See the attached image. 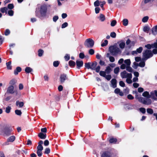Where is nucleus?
<instances>
[{"mask_svg": "<svg viewBox=\"0 0 157 157\" xmlns=\"http://www.w3.org/2000/svg\"><path fill=\"white\" fill-rule=\"evenodd\" d=\"M47 12V6L46 4H39L36 9V15L39 18L45 16Z\"/></svg>", "mask_w": 157, "mask_h": 157, "instance_id": "f257e3e1", "label": "nucleus"}, {"mask_svg": "<svg viewBox=\"0 0 157 157\" xmlns=\"http://www.w3.org/2000/svg\"><path fill=\"white\" fill-rule=\"evenodd\" d=\"M109 50L110 52L113 55H116L121 52L120 49L116 45L110 47Z\"/></svg>", "mask_w": 157, "mask_h": 157, "instance_id": "f03ea898", "label": "nucleus"}, {"mask_svg": "<svg viewBox=\"0 0 157 157\" xmlns=\"http://www.w3.org/2000/svg\"><path fill=\"white\" fill-rule=\"evenodd\" d=\"M153 54L151 51L149 50H146L143 52V58L142 60H146L148 59L151 57Z\"/></svg>", "mask_w": 157, "mask_h": 157, "instance_id": "7ed1b4c3", "label": "nucleus"}, {"mask_svg": "<svg viewBox=\"0 0 157 157\" xmlns=\"http://www.w3.org/2000/svg\"><path fill=\"white\" fill-rule=\"evenodd\" d=\"M94 44V40L91 38H88L84 42V45L89 48H92Z\"/></svg>", "mask_w": 157, "mask_h": 157, "instance_id": "20e7f679", "label": "nucleus"}, {"mask_svg": "<svg viewBox=\"0 0 157 157\" xmlns=\"http://www.w3.org/2000/svg\"><path fill=\"white\" fill-rule=\"evenodd\" d=\"M142 96L147 98H151L154 99H156L154 96V93L153 92H151L150 94L148 92L145 91L143 93Z\"/></svg>", "mask_w": 157, "mask_h": 157, "instance_id": "39448f33", "label": "nucleus"}, {"mask_svg": "<svg viewBox=\"0 0 157 157\" xmlns=\"http://www.w3.org/2000/svg\"><path fill=\"white\" fill-rule=\"evenodd\" d=\"M124 63H122L121 66L120 68L122 69H124L127 66H130L131 61L129 59H127L124 61Z\"/></svg>", "mask_w": 157, "mask_h": 157, "instance_id": "423d86ee", "label": "nucleus"}, {"mask_svg": "<svg viewBox=\"0 0 157 157\" xmlns=\"http://www.w3.org/2000/svg\"><path fill=\"white\" fill-rule=\"evenodd\" d=\"M121 76L122 78H132V75L131 73H128L125 71H124L121 73Z\"/></svg>", "mask_w": 157, "mask_h": 157, "instance_id": "0eeeda50", "label": "nucleus"}, {"mask_svg": "<svg viewBox=\"0 0 157 157\" xmlns=\"http://www.w3.org/2000/svg\"><path fill=\"white\" fill-rule=\"evenodd\" d=\"M7 93L13 94L17 92L14 90V87L12 85L10 86L8 88L6 91Z\"/></svg>", "mask_w": 157, "mask_h": 157, "instance_id": "6e6552de", "label": "nucleus"}, {"mask_svg": "<svg viewBox=\"0 0 157 157\" xmlns=\"http://www.w3.org/2000/svg\"><path fill=\"white\" fill-rule=\"evenodd\" d=\"M112 154L108 151H104L101 154V157H112Z\"/></svg>", "mask_w": 157, "mask_h": 157, "instance_id": "1a4fd4ad", "label": "nucleus"}, {"mask_svg": "<svg viewBox=\"0 0 157 157\" xmlns=\"http://www.w3.org/2000/svg\"><path fill=\"white\" fill-rule=\"evenodd\" d=\"M67 79V75L64 74L61 75L60 77V82L62 83L64 82Z\"/></svg>", "mask_w": 157, "mask_h": 157, "instance_id": "9d476101", "label": "nucleus"}, {"mask_svg": "<svg viewBox=\"0 0 157 157\" xmlns=\"http://www.w3.org/2000/svg\"><path fill=\"white\" fill-rule=\"evenodd\" d=\"M76 64L77 68L79 69L80 67L82 66L83 63L82 61L77 60L76 61Z\"/></svg>", "mask_w": 157, "mask_h": 157, "instance_id": "9b49d317", "label": "nucleus"}, {"mask_svg": "<svg viewBox=\"0 0 157 157\" xmlns=\"http://www.w3.org/2000/svg\"><path fill=\"white\" fill-rule=\"evenodd\" d=\"M106 57L108 58L110 61L111 62H114L115 61V59L113 56H110V54L108 53L106 55Z\"/></svg>", "mask_w": 157, "mask_h": 157, "instance_id": "f8f14e48", "label": "nucleus"}, {"mask_svg": "<svg viewBox=\"0 0 157 157\" xmlns=\"http://www.w3.org/2000/svg\"><path fill=\"white\" fill-rule=\"evenodd\" d=\"M16 105L19 108H21L23 106L24 103L23 102L20 101H16Z\"/></svg>", "mask_w": 157, "mask_h": 157, "instance_id": "ddd939ff", "label": "nucleus"}, {"mask_svg": "<svg viewBox=\"0 0 157 157\" xmlns=\"http://www.w3.org/2000/svg\"><path fill=\"white\" fill-rule=\"evenodd\" d=\"M98 18L99 20L101 22H103L105 21V17L104 15L102 13L100 14Z\"/></svg>", "mask_w": 157, "mask_h": 157, "instance_id": "4468645a", "label": "nucleus"}, {"mask_svg": "<svg viewBox=\"0 0 157 157\" xmlns=\"http://www.w3.org/2000/svg\"><path fill=\"white\" fill-rule=\"evenodd\" d=\"M142 48L141 47H140L138 48H137L136 51H133L132 52V54H137V53H140L142 52Z\"/></svg>", "mask_w": 157, "mask_h": 157, "instance_id": "2eb2a0df", "label": "nucleus"}, {"mask_svg": "<svg viewBox=\"0 0 157 157\" xmlns=\"http://www.w3.org/2000/svg\"><path fill=\"white\" fill-rule=\"evenodd\" d=\"M119 47L121 49H123L125 46V42L123 41H120L118 42Z\"/></svg>", "mask_w": 157, "mask_h": 157, "instance_id": "dca6fc26", "label": "nucleus"}, {"mask_svg": "<svg viewBox=\"0 0 157 157\" xmlns=\"http://www.w3.org/2000/svg\"><path fill=\"white\" fill-rule=\"evenodd\" d=\"M136 98L138 99L140 102L144 104V102L145 101V98L142 97H138L137 96H136Z\"/></svg>", "mask_w": 157, "mask_h": 157, "instance_id": "f3484780", "label": "nucleus"}, {"mask_svg": "<svg viewBox=\"0 0 157 157\" xmlns=\"http://www.w3.org/2000/svg\"><path fill=\"white\" fill-rule=\"evenodd\" d=\"M38 136L41 139H44L46 138V135L45 133L40 132L38 134Z\"/></svg>", "mask_w": 157, "mask_h": 157, "instance_id": "a211bd4d", "label": "nucleus"}, {"mask_svg": "<svg viewBox=\"0 0 157 157\" xmlns=\"http://www.w3.org/2000/svg\"><path fill=\"white\" fill-rule=\"evenodd\" d=\"M112 86L113 88H115L117 86L116 80L115 79H112L111 81Z\"/></svg>", "mask_w": 157, "mask_h": 157, "instance_id": "6ab92c4d", "label": "nucleus"}, {"mask_svg": "<svg viewBox=\"0 0 157 157\" xmlns=\"http://www.w3.org/2000/svg\"><path fill=\"white\" fill-rule=\"evenodd\" d=\"M153 34L155 35L157 34V25L153 27L152 29Z\"/></svg>", "mask_w": 157, "mask_h": 157, "instance_id": "aec40b11", "label": "nucleus"}, {"mask_svg": "<svg viewBox=\"0 0 157 157\" xmlns=\"http://www.w3.org/2000/svg\"><path fill=\"white\" fill-rule=\"evenodd\" d=\"M15 136H12L8 139L7 141L8 142H13L15 140Z\"/></svg>", "mask_w": 157, "mask_h": 157, "instance_id": "412c9836", "label": "nucleus"}, {"mask_svg": "<svg viewBox=\"0 0 157 157\" xmlns=\"http://www.w3.org/2000/svg\"><path fill=\"white\" fill-rule=\"evenodd\" d=\"M151 100L148 98H145V101L144 102V104L147 105H149L151 104Z\"/></svg>", "mask_w": 157, "mask_h": 157, "instance_id": "4be33fe9", "label": "nucleus"}, {"mask_svg": "<svg viewBox=\"0 0 157 157\" xmlns=\"http://www.w3.org/2000/svg\"><path fill=\"white\" fill-rule=\"evenodd\" d=\"M21 71V68L20 67H17L16 69L14 71V74L15 75L18 74V72H20Z\"/></svg>", "mask_w": 157, "mask_h": 157, "instance_id": "5701e85b", "label": "nucleus"}, {"mask_svg": "<svg viewBox=\"0 0 157 157\" xmlns=\"http://www.w3.org/2000/svg\"><path fill=\"white\" fill-rule=\"evenodd\" d=\"M97 65V63L96 62H94L91 65L90 69L92 70H95L96 67Z\"/></svg>", "mask_w": 157, "mask_h": 157, "instance_id": "b1692460", "label": "nucleus"}, {"mask_svg": "<svg viewBox=\"0 0 157 157\" xmlns=\"http://www.w3.org/2000/svg\"><path fill=\"white\" fill-rule=\"evenodd\" d=\"M69 65L72 67H74L75 65V62L72 60H70L69 62Z\"/></svg>", "mask_w": 157, "mask_h": 157, "instance_id": "393cba45", "label": "nucleus"}, {"mask_svg": "<svg viewBox=\"0 0 157 157\" xmlns=\"http://www.w3.org/2000/svg\"><path fill=\"white\" fill-rule=\"evenodd\" d=\"M123 24L124 26H127L128 24V20L127 19H124L122 21Z\"/></svg>", "mask_w": 157, "mask_h": 157, "instance_id": "a878e982", "label": "nucleus"}, {"mask_svg": "<svg viewBox=\"0 0 157 157\" xmlns=\"http://www.w3.org/2000/svg\"><path fill=\"white\" fill-rule=\"evenodd\" d=\"M33 71V69L30 67H27L25 68V71L27 73H29Z\"/></svg>", "mask_w": 157, "mask_h": 157, "instance_id": "bb28decb", "label": "nucleus"}, {"mask_svg": "<svg viewBox=\"0 0 157 157\" xmlns=\"http://www.w3.org/2000/svg\"><path fill=\"white\" fill-rule=\"evenodd\" d=\"M12 131V128H10L9 131H6L5 134L6 136H9L11 134L10 132Z\"/></svg>", "mask_w": 157, "mask_h": 157, "instance_id": "cd10ccee", "label": "nucleus"}, {"mask_svg": "<svg viewBox=\"0 0 157 157\" xmlns=\"http://www.w3.org/2000/svg\"><path fill=\"white\" fill-rule=\"evenodd\" d=\"M100 2L98 0H97L94 2V5L95 7L98 6L100 5Z\"/></svg>", "mask_w": 157, "mask_h": 157, "instance_id": "c85d7f7f", "label": "nucleus"}, {"mask_svg": "<svg viewBox=\"0 0 157 157\" xmlns=\"http://www.w3.org/2000/svg\"><path fill=\"white\" fill-rule=\"evenodd\" d=\"M149 19V17L147 16L144 17L142 19V21L144 23L147 22Z\"/></svg>", "mask_w": 157, "mask_h": 157, "instance_id": "c756f323", "label": "nucleus"}, {"mask_svg": "<svg viewBox=\"0 0 157 157\" xmlns=\"http://www.w3.org/2000/svg\"><path fill=\"white\" fill-rule=\"evenodd\" d=\"M111 71V68L110 67H107L105 70V72L107 74H109Z\"/></svg>", "mask_w": 157, "mask_h": 157, "instance_id": "7c9ffc66", "label": "nucleus"}, {"mask_svg": "<svg viewBox=\"0 0 157 157\" xmlns=\"http://www.w3.org/2000/svg\"><path fill=\"white\" fill-rule=\"evenodd\" d=\"M15 114L18 116H21L22 114L21 111L17 109L15 111Z\"/></svg>", "mask_w": 157, "mask_h": 157, "instance_id": "2f4dec72", "label": "nucleus"}, {"mask_svg": "<svg viewBox=\"0 0 157 157\" xmlns=\"http://www.w3.org/2000/svg\"><path fill=\"white\" fill-rule=\"evenodd\" d=\"M7 10V8L6 7H4L3 8H2L0 9V11L2 13H6Z\"/></svg>", "mask_w": 157, "mask_h": 157, "instance_id": "473e14b6", "label": "nucleus"}, {"mask_svg": "<svg viewBox=\"0 0 157 157\" xmlns=\"http://www.w3.org/2000/svg\"><path fill=\"white\" fill-rule=\"evenodd\" d=\"M145 60L141 61L139 64V66L141 67H144L145 65Z\"/></svg>", "mask_w": 157, "mask_h": 157, "instance_id": "72a5a7b5", "label": "nucleus"}, {"mask_svg": "<svg viewBox=\"0 0 157 157\" xmlns=\"http://www.w3.org/2000/svg\"><path fill=\"white\" fill-rule=\"evenodd\" d=\"M147 112L149 114H151L153 113V110L151 108H148L147 109Z\"/></svg>", "mask_w": 157, "mask_h": 157, "instance_id": "f704fd0d", "label": "nucleus"}, {"mask_svg": "<svg viewBox=\"0 0 157 157\" xmlns=\"http://www.w3.org/2000/svg\"><path fill=\"white\" fill-rule=\"evenodd\" d=\"M109 142L111 143H115L117 141V140L116 138H112L109 140Z\"/></svg>", "mask_w": 157, "mask_h": 157, "instance_id": "c9c22d12", "label": "nucleus"}, {"mask_svg": "<svg viewBox=\"0 0 157 157\" xmlns=\"http://www.w3.org/2000/svg\"><path fill=\"white\" fill-rule=\"evenodd\" d=\"M108 43V41L107 40H105L104 42H103L101 45L102 47H104L107 45Z\"/></svg>", "mask_w": 157, "mask_h": 157, "instance_id": "e433bc0d", "label": "nucleus"}, {"mask_svg": "<svg viewBox=\"0 0 157 157\" xmlns=\"http://www.w3.org/2000/svg\"><path fill=\"white\" fill-rule=\"evenodd\" d=\"M11 109V107L8 106L6 107L5 112L6 113H8L10 112Z\"/></svg>", "mask_w": 157, "mask_h": 157, "instance_id": "4c0bfd02", "label": "nucleus"}, {"mask_svg": "<svg viewBox=\"0 0 157 157\" xmlns=\"http://www.w3.org/2000/svg\"><path fill=\"white\" fill-rule=\"evenodd\" d=\"M43 53L44 51L43 50L41 49L39 50L38 51V56L40 57L41 56H42Z\"/></svg>", "mask_w": 157, "mask_h": 157, "instance_id": "58836bf2", "label": "nucleus"}, {"mask_svg": "<svg viewBox=\"0 0 157 157\" xmlns=\"http://www.w3.org/2000/svg\"><path fill=\"white\" fill-rule=\"evenodd\" d=\"M139 111L142 113L144 114L146 113V109L144 108H140L139 109Z\"/></svg>", "mask_w": 157, "mask_h": 157, "instance_id": "ea45409f", "label": "nucleus"}, {"mask_svg": "<svg viewBox=\"0 0 157 157\" xmlns=\"http://www.w3.org/2000/svg\"><path fill=\"white\" fill-rule=\"evenodd\" d=\"M7 68L8 69H11V63L8 62L6 63Z\"/></svg>", "mask_w": 157, "mask_h": 157, "instance_id": "a19ab883", "label": "nucleus"}, {"mask_svg": "<svg viewBox=\"0 0 157 157\" xmlns=\"http://www.w3.org/2000/svg\"><path fill=\"white\" fill-rule=\"evenodd\" d=\"M85 67L88 69H90V63H86L85 64Z\"/></svg>", "mask_w": 157, "mask_h": 157, "instance_id": "79ce46f5", "label": "nucleus"}, {"mask_svg": "<svg viewBox=\"0 0 157 157\" xmlns=\"http://www.w3.org/2000/svg\"><path fill=\"white\" fill-rule=\"evenodd\" d=\"M128 78L126 79V82L128 84H131L132 82L131 78Z\"/></svg>", "mask_w": 157, "mask_h": 157, "instance_id": "37998d69", "label": "nucleus"}, {"mask_svg": "<svg viewBox=\"0 0 157 157\" xmlns=\"http://www.w3.org/2000/svg\"><path fill=\"white\" fill-rule=\"evenodd\" d=\"M16 82V81L15 79H12L10 82L9 84L11 85H14Z\"/></svg>", "mask_w": 157, "mask_h": 157, "instance_id": "c03bdc74", "label": "nucleus"}, {"mask_svg": "<svg viewBox=\"0 0 157 157\" xmlns=\"http://www.w3.org/2000/svg\"><path fill=\"white\" fill-rule=\"evenodd\" d=\"M100 75L105 77L106 75V72L105 71H101L100 72Z\"/></svg>", "mask_w": 157, "mask_h": 157, "instance_id": "a18cd8bd", "label": "nucleus"}, {"mask_svg": "<svg viewBox=\"0 0 157 157\" xmlns=\"http://www.w3.org/2000/svg\"><path fill=\"white\" fill-rule=\"evenodd\" d=\"M42 151H39V150L37 151V154L38 156L40 157L42 156Z\"/></svg>", "mask_w": 157, "mask_h": 157, "instance_id": "49530a36", "label": "nucleus"}, {"mask_svg": "<svg viewBox=\"0 0 157 157\" xmlns=\"http://www.w3.org/2000/svg\"><path fill=\"white\" fill-rule=\"evenodd\" d=\"M117 23V21L115 20L112 21L111 23V26L113 27Z\"/></svg>", "mask_w": 157, "mask_h": 157, "instance_id": "de8ad7c7", "label": "nucleus"}, {"mask_svg": "<svg viewBox=\"0 0 157 157\" xmlns=\"http://www.w3.org/2000/svg\"><path fill=\"white\" fill-rule=\"evenodd\" d=\"M50 151V150L49 148H47L45 150L44 153L45 154H49Z\"/></svg>", "mask_w": 157, "mask_h": 157, "instance_id": "09e8293b", "label": "nucleus"}, {"mask_svg": "<svg viewBox=\"0 0 157 157\" xmlns=\"http://www.w3.org/2000/svg\"><path fill=\"white\" fill-rule=\"evenodd\" d=\"M101 9L98 7H96L95 9V12L96 14L98 13H99Z\"/></svg>", "mask_w": 157, "mask_h": 157, "instance_id": "8fccbe9b", "label": "nucleus"}, {"mask_svg": "<svg viewBox=\"0 0 157 157\" xmlns=\"http://www.w3.org/2000/svg\"><path fill=\"white\" fill-rule=\"evenodd\" d=\"M59 63L58 61H55L53 62V65L54 67H56L58 66Z\"/></svg>", "mask_w": 157, "mask_h": 157, "instance_id": "3c124183", "label": "nucleus"}, {"mask_svg": "<svg viewBox=\"0 0 157 157\" xmlns=\"http://www.w3.org/2000/svg\"><path fill=\"white\" fill-rule=\"evenodd\" d=\"M130 66H127V67H126L125 68L129 72H131L132 71V69L131 67H130Z\"/></svg>", "mask_w": 157, "mask_h": 157, "instance_id": "603ef678", "label": "nucleus"}, {"mask_svg": "<svg viewBox=\"0 0 157 157\" xmlns=\"http://www.w3.org/2000/svg\"><path fill=\"white\" fill-rule=\"evenodd\" d=\"M110 36L114 38L116 37V33L114 32H112L110 33Z\"/></svg>", "mask_w": 157, "mask_h": 157, "instance_id": "864d4df0", "label": "nucleus"}, {"mask_svg": "<svg viewBox=\"0 0 157 157\" xmlns=\"http://www.w3.org/2000/svg\"><path fill=\"white\" fill-rule=\"evenodd\" d=\"M119 69H119V67H116L114 69V73L116 74H117L119 72Z\"/></svg>", "mask_w": 157, "mask_h": 157, "instance_id": "5fc2aeb1", "label": "nucleus"}, {"mask_svg": "<svg viewBox=\"0 0 157 157\" xmlns=\"http://www.w3.org/2000/svg\"><path fill=\"white\" fill-rule=\"evenodd\" d=\"M14 7V6L12 4H9L8 5V8L10 9H12Z\"/></svg>", "mask_w": 157, "mask_h": 157, "instance_id": "6e6d98bb", "label": "nucleus"}, {"mask_svg": "<svg viewBox=\"0 0 157 157\" xmlns=\"http://www.w3.org/2000/svg\"><path fill=\"white\" fill-rule=\"evenodd\" d=\"M59 19L58 17L57 16H55L53 17V21L54 22H56Z\"/></svg>", "mask_w": 157, "mask_h": 157, "instance_id": "4d7b16f0", "label": "nucleus"}, {"mask_svg": "<svg viewBox=\"0 0 157 157\" xmlns=\"http://www.w3.org/2000/svg\"><path fill=\"white\" fill-rule=\"evenodd\" d=\"M36 149L37 150L42 151L43 149V147L42 146H38L36 147Z\"/></svg>", "mask_w": 157, "mask_h": 157, "instance_id": "13d9d810", "label": "nucleus"}, {"mask_svg": "<svg viewBox=\"0 0 157 157\" xmlns=\"http://www.w3.org/2000/svg\"><path fill=\"white\" fill-rule=\"evenodd\" d=\"M8 14L10 16H13V11L12 10H9L8 12Z\"/></svg>", "mask_w": 157, "mask_h": 157, "instance_id": "bf43d9fd", "label": "nucleus"}, {"mask_svg": "<svg viewBox=\"0 0 157 157\" xmlns=\"http://www.w3.org/2000/svg\"><path fill=\"white\" fill-rule=\"evenodd\" d=\"M68 25V23L67 22H65L63 23L62 25V28H64L67 27Z\"/></svg>", "mask_w": 157, "mask_h": 157, "instance_id": "052dcab7", "label": "nucleus"}, {"mask_svg": "<svg viewBox=\"0 0 157 157\" xmlns=\"http://www.w3.org/2000/svg\"><path fill=\"white\" fill-rule=\"evenodd\" d=\"M64 58L66 61H68L70 59V56L69 55L67 54L64 56Z\"/></svg>", "mask_w": 157, "mask_h": 157, "instance_id": "680f3d73", "label": "nucleus"}, {"mask_svg": "<svg viewBox=\"0 0 157 157\" xmlns=\"http://www.w3.org/2000/svg\"><path fill=\"white\" fill-rule=\"evenodd\" d=\"M105 77L107 80H109L111 78V76L110 75H105Z\"/></svg>", "mask_w": 157, "mask_h": 157, "instance_id": "e2e57ef3", "label": "nucleus"}, {"mask_svg": "<svg viewBox=\"0 0 157 157\" xmlns=\"http://www.w3.org/2000/svg\"><path fill=\"white\" fill-rule=\"evenodd\" d=\"M49 144V141L48 140H46L44 142V146H47Z\"/></svg>", "mask_w": 157, "mask_h": 157, "instance_id": "0e129e2a", "label": "nucleus"}, {"mask_svg": "<svg viewBox=\"0 0 157 157\" xmlns=\"http://www.w3.org/2000/svg\"><path fill=\"white\" fill-rule=\"evenodd\" d=\"M133 64V67L135 68H136L137 67L139 66L138 63H136V62H134Z\"/></svg>", "mask_w": 157, "mask_h": 157, "instance_id": "69168bd1", "label": "nucleus"}, {"mask_svg": "<svg viewBox=\"0 0 157 157\" xmlns=\"http://www.w3.org/2000/svg\"><path fill=\"white\" fill-rule=\"evenodd\" d=\"M149 29V28L147 26L144 27L143 29L144 31L146 32H147Z\"/></svg>", "mask_w": 157, "mask_h": 157, "instance_id": "338daca9", "label": "nucleus"}, {"mask_svg": "<svg viewBox=\"0 0 157 157\" xmlns=\"http://www.w3.org/2000/svg\"><path fill=\"white\" fill-rule=\"evenodd\" d=\"M10 31L9 29H7L5 31V35L6 36H7L10 33Z\"/></svg>", "mask_w": 157, "mask_h": 157, "instance_id": "774afa93", "label": "nucleus"}]
</instances>
